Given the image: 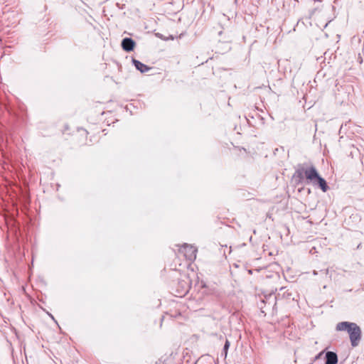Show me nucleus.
Masks as SVG:
<instances>
[{"instance_id":"9b49d317","label":"nucleus","mask_w":364,"mask_h":364,"mask_svg":"<svg viewBox=\"0 0 364 364\" xmlns=\"http://www.w3.org/2000/svg\"><path fill=\"white\" fill-rule=\"evenodd\" d=\"M324 273H325L326 274H327L328 273V269H325V272H324Z\"/></svg>"},{"instance_id":"423d86ee","label":"nucleus","mask_w":364,"mask_h":364,"mask_svg":"<svg viewBox=\"0 0 364 364\" xmlns=\"http://www.w3.org/2000/svg\"><path fill=\"white\" fill-rule=\"evenodd\" d=\"M337 354L333 351H327L325 355V364H337Z\"/></svg>"},{"instance_id":"ddd939ff","label":"nucleus","mask_w":364,"mask_h":364,"mask_svg":"<svg viewBox=\"0 0 364 364\" xmlns=\"http://www.w3.org/2000/svg\"><path fill=\"white\" fill-rule=\"evenodd\" d=\"M52 319H54V317L52 315H50Z\"/></svg>"},{"instance_id":"9d476101","label":"nucleus","mask_w":364,"mask_h":364,"mask_svg":"<svg viewBox=\"0 0 364 364\" xmlns=\"http://www.w3.org/2000/svg\"><path fill=\"white\" fill-rule=\"evenodd\" d=\"M156 36H157L158 37H159L160 38H161V39H164V38H165L163 36V35H162V34L157 33V34H156Z\"/></svg>"},{"instance_id":"39448f33","label":"nucleus","mask_w":364,"mask_h":364,"mask_svg":"<svg viewBox=\"0 0 364 364\" xmlns=\"http://www.w3.org/2000/svg\"><path fill=\"white\" fill-rule=\"evenodd\" d=\"M136 46L135 41L132 38L126 37L122 39L121 46L126 52H131L134 50Z\"/></svg>"},{"instance_id":"f03ea898","label":"nucleus","mask_w":364,"mask_h":364,"mask_svg":"<svg viewBox=\"0 0 364 364\" xmlns=\"http://www.w3.org/2000/svg\"><path fill=\"white\" fill-rule=\"evenodd\" d=\"M306 180L313 185H317L323 192H326L329 188L326 180L318 174L316 168L313 166L307 168Z\"/></svg>"},{"instance_id":"f8f14e48","label":"nucleus","mask_w":364,"mask_h":364,"mask_svg":"<svg viewBox=\"0 0 364 364\" xmlns=\"http://www.w3.org/2000/svg\"><path fill=\"white\" fill-rule=\"evenodd\" d=\"M314 274H317V272L315 270L314 271Z\"/></svg>"},{"instance_id":"20e7f679","label":"nucleus","mask_w":364,"mask_h":364,"mask_svg":"<svg viewBox=\"0 0 364 364\" xmlns=\"http://www.w3.org/2000/svg\"><path fill=\"white\" fill-rule=\"evenodd\" d=\"M307 168H304L302 165H299L296 169L293 178L297 183H301L306 178V171Z\"/></svg>"},{"instance_id":"6e6552de","label":"nucleus","mask_w":364,"mask_h":364,"mask_svg":"<svg viewBox=\"0 0 364 364\" xmlns=\"http://www.w3.org/2000/svg\"><path fill=\"white\" fill-rule=\"evenodd\" d=\"M229 347H230V342L228 340H226L224 347H223V351L222 353V355H224L225 358L227 357L228 350L229 349Z\"/></svg>"},{"instance_id":"f257e3e1","label":"nucleus","mask_w":364,"mask_h":364,"mask_svg":"<svg viewBox=\"0 0 364 364\" xmlns=\"http://www.w3.org/2000/svg\"><path fill=\"white\" fill-rule=\"evenodd\" d=\"M336 330L338 331H346L349 334L350 344L353 347L358 346L361 340L362 331L359 326L355 323L342 321L337 323Z\"/></svg>"},{"instance_id":"1a4fd4ad","label":"nucleus","mask_w":364,"mask_h":364,"mask_svg":"<svg viewBox=\"0 0 364 364\" xmlns=\"http://www.w3.org/2000/svg\"><path fill=\"white\" fill-rule=\"evenodd\" d=\"M174 38L172 35H170L168 37L164 38L165 41H168V40H173Z\"/></svg>"},{"instance_id":"7ed1b4c3","label":"nucleus","mask_w":364,"mask_h":364,"mask_svg":"<svg viewBox=\"0 0 364 364\" xmlns=\"http://www.w3.org/2000/svg\"><path fill=\"white\" fill-rule=\"evenodd\" d=\"M181 250L184 252V255L188 260L193 261L196 259L197 249L195 247L184 244L182 246Z\"/></svg>"},{"instance_id":"0eeeda50","label":"nucleus","mask_w":364,"mask_h":364,"mask_svg":"<svg viewBox=\"0 0 364 364\" xmlns=\"http://www.w3.org/2000/svg\"><path fill=\"white\" fill-rule=\"evenodd\" d=\"M132 63H133V65H134V67L136 68V69L139 71H140L141 73H145L148 71H149L151 68L149 67L148 65L142 63L141 62H140L139 60H136V59H132Z\"/></svg>"}]
</instances>
